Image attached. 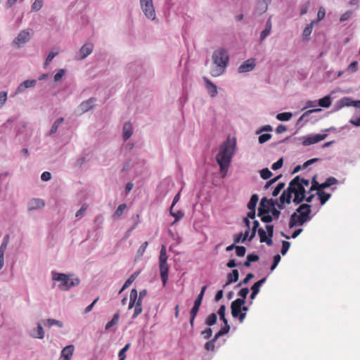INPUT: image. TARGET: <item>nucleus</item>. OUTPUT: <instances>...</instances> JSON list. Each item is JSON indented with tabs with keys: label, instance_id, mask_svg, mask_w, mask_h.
<instances>
[{
	"label": "nucleus",
	"instance_id": "nucleus-5",
	"mask_svg": "<svg viewBox=\"0 0 360 360\" xmlns=\"http://www.w3.org/2000/svg\"><path fill=\"white\" fill-rule=\"evenodd\" d=\"M53 279L60 282L59 288L62 290H68L71 287L77 285L79 283L78 278L71 279L65 274L53 273Z\"/></svg>",
	"mask_w": 360,
	"mask_h": 360
},
{
	"label": "nucleus",
	"instance_id": "nucleus-18",
	"mask_svg": "<svg viewBox=\"0 0 360 360\" xmlns=\"http://www.w3.org/2000/svg\"><path fill=\"white\" fill-rule=\"evenodd\" d=\"M94 49V45L91 43H86L84 44L79 50L81 54V59H84L89 56Z\"/></svg>",
	"mask_w": 360,
	"mask_h": 360
},
{
	"label": "nucleus",
	"instance_id": "nucleus-26",
	"mask_svg": "<svg viewBox=\"0 0 360 360\" xmlns=\"http://www.w3.org/2000/svg\"><path fill=\"white\" fill-rule=\"evenodd\" d=\"M316 195L319 196L321 205H323L331 197L330 193H327L323 191H318Z\"/></svg>",
	"mask_w": 360,
	"mask_h": 360
},
{
	"label": "nucleus",
	"instance_id": "nucleus-51",
	"mask_svg": "<svg viewBox=\"0 0 360 360\" xmlns=\"http://www.w3.org/2000/svg\"><path fill=\"white\" fill-rule=\"evenodd\" d=\"M58 53L59 51H50L44 63V67H46L49 64V63L53 59V58L58 54Z\"/></svg>",
	"mask_w": 360,
	"mask_h": 360
},
{
	"label": "nucleus",
	"instance_id": "nucleus-64",
	"mask_svg": "<svg viewBox=\"0 0 360 360\" xmlns=\"http://www.w3.org/2000/svg\"><path fill=\"white\" fill-rule=\"evenodd\" d=\"M201 334L205 339H209L212 336V330L210 328H208L202 331Z\"/></svg>",
	"mask_w": 360,
	"mask_h": 360
},
{
	"label": "nucleus",
	"instance_id": "nucleus-44",
	"mask_svg": "<svg viewBox=\"0 0 360 360\" xmlns=\"http://www.w3.org/2000/svg\"><path fill=\"white\" fill-rule=\"evenodd\" d=\"M316 176H314L312 179V184L309 188V193H311L313 191H321V188L320 187L321 184L316 181Z\"/></svg>",
	"mask_w": 360,
	"mask_h": 360
},
{
	"label": "nucleus",
	"instance_id": "nucleus-47",
	"mask_svg": "<svg viewBox=\"0 0 360 360\" xmlns=\"http://www.w3.org/2000/svg\"><path fill=\"white\" fill-rule=\"evenodd\" d=\"M130 347V344H127L118 353L119 360H125L126 359V352L129 349Z\"/></svg>",
	"mask_w": 360,
	"mask_h": 360
},
{
	"label": "nucleus",
	"instance_id": "nucleus-53",
	"mask_svg": "<svg viewBox=\"0 0 360 360\" xmlns=\"http://www.w3.org/2000/svg\"><path fill=\"white\" fill-rule=\"evenodd\" d=\"M284 186H285L284 183H283V182L278 183V185L276 186V187L273 191L272 195L274 197L277 196L279 194V193L281 192V191L284 188Z\"/></svg>",
	"mask_w": 360,
	"mask_h": 360
},
{
	"label": "nucleus",
	"instance_id": "nucleus-41",
	"mask_svg": "<svg viewBox=\"0 0 360 360\" xmlns=\"http://www.w3.org/2000/svg\"><path fill=\"white\" fill-rule=\"evenodd\" d=\"M263 200H264L263 207L264 210H269V213H270L271 207L275 205L274 201L272 200H269L266 198H262L260 202H262Z\"/></svg>",
	"mask_w": 360,
	"mask_h": 360
},
{
	"label": "nucleus",
	"instance_id": "nucleus-34",
	"mask_svg": "<svg viewBox=\"0 0 360 360\" xmlns=\"http://www.w3.org/2000/svg\"><path fill=\"white\" fill-rule=\"evenodd\" d=\"M199 308H200L199 306L194 304L190 311V324L192 327L193 326L194 320H195V318L199 311Z\"/></svg>",
	"mask_w": 360,
	"mask_h": 360
},
{
	"label": "nucleus",
	"instance_id": "nucleus-24",
	"mask_svg": "<svg viewBox=\"0 0 360 360\" xmlns=\"http://www.w3.org/2000/svg\"><path fill=\"white\" fill-rule=\"evenodd\" d=\"M133 134L132 124L130 122H126L123 126V139L124 141L130 138Z\"/></svg>",
	"mask_w": 360,
	"mask_h": 360
},
{
	"label": "nucleus",
	"instance_id": "nucleus-38",
	"mask_svg": "<svg viewBox=\"0 0 360 360\" xmlns=\"http://www.w3.org/2000/svg\"><path fill=\"white\" fill-rule=\"evenodd\" d=\"M137 274L136 273L133 274L124 283L122 289L120 290L119 293H121L122 291H124L126 288H129V285L132 283V282L135 280L136 278Z\"/></svg>",
	"mask_w": 360,
	"mask_h": 360
},
{
	"label": "nucleus",
	"instance_id": "nucleus-46",
	"mask_svg": "<svg viewBox=\"0 0 360 360\" xmlns=\"http://www.w3.org/2000/svg\"><path fill=\"white\" fill-rule=\"evenodd\" d=\"M63 120H64V119L63 117H61V118H59L58 120H57L53 123V124L52 125V127L51 129V131H50V134H53L57 131L58 127L63 122Z\"/></svg>",
	"mask_w": 360,
	"mask_h": 360
},
{
	"label": "nucleus",
	"instance_id": "nucleus-20",
	"mask_svg": "<svg viewBox=\"0 0 360 360\" xmlns=\"http://www.w3.org/2000/svg\"><path fill=\"white\" fill-rule=\"evenodd\" d=\"M75 347L72 345H70L64 347L61 352L62 360H70L73 354Z\"/></svg>",
	"mask_w": 360,
	"mask_h": 360
},
{
	"label": "nucleus",
	"instance_id": "nucleus-36",
	"mask_svg": "<svg viewBox=\"0 0 360 360\" xmlns=\"http://www.w3.org/2000/svg\"><path fill=\"white\" fill-rule=\"evenodd\" d=\"M331 104L330 97L326 96L323 98L319 100V105L322 108H328Z\"/></svg>",
	"mask_w": 360,
	"mask_h": 360
},
{
	"label": "nucleus",
	"instance_id": "nucleus-15",
	"mask_svg": "<svg viewBox=\"0 0 360 360\" xmlns=\"http://www.w3.org/2000/svg\"><path fill=\"white\" fill-rule=\"evenodd\" d=\"M45 206V202L42 199L33 198L30 200L27 205V209L30 211L41 209Z\"/></svg>",
	"mask_w": 360,
	"mask_h": 360
},
{
	"label": "nucleus",
	"instance_id": "nucleus-2",
	"mask_svg": "<svg viewBox=\"0 0 360 360\" xmlns=\"http://www.w3.org/2000/svg\"><path fill=\"white\" fill-rule=\"evenodd\" d=\"M212 58L213 67L210 74L212 77H219L225 72L227 67L229 60L228 51L223 48H219L213 52Z\"/></svg>",
	"mask_w": 360,
	"mask_h": 360
},
{
	"label": "nucleus",
	"instance_id": "nucleus-42",
	"mask_svg": "<svg viewBox=\"0 0 360 360\" xmlns=\"http://www.w3.org/2000/svg\"><path fill=\"white\" fill-rule=\"evenodd\" d=\"M266 278H263L262 279L257 281L251 288V290L252 292H257L259 293V289H260V287L263 285V283H264V282L266 281Z\"/></svg>",
	"mask_w": 360,
	"mask_h": 360
},
{
	"label": "nucleus",
	"instance_id": "nucleus-25",
	"mask_svg": "<svg viewBox=\"0 0 360 360\" xmlns=\"http://www.w3.org/2000/svg\"><path fill=\"white\" fill-rule=\"evenodd\" d=\"M239 278V273L237 269H233L231 273H229L227 276V281L225 285H230L232 283L238 281Z\"/></svg>",
	"mask_w": 360,
	"mask_h": 360
},
{
	"label": "nucleus",
	"instance_id": "nucleus-13",
	"mask_svg": "<svg viewBox=\"0 0 360 360\" xmlns=\"http://www.w3.org/2000/svg\"><path fill=\"white\" fill-rule=\"evenodd\" d=\"M255 61L254 58H250L245 62H243L239 67H238V72L240 73H244L251 71L254 69L255 67Z\"/></svg>",
	"mask_w": 360,
	"mask_h": 360
},
{
	"label": "nucleus",
	"instance_id": "nucleus-49",
	"mask_svg": "<svg viewBox=\"0 0 360 360\" xmlns=\"http://www.w3.org/2000/svg\"><path fill=\"white\" fill-rule=\"evenodd\" d=\"M272 172L268 169L264 168L260 171V176L263 179H268L272 176Z\"/></svg>",
	"mask_w": 360,
	"mask_h": 360
},
{
	"label": "nucleus",
	"instance_id": "nucleus-8",
	"mask_svg": "<svg viewBox=\"0 0 360 360\" xmlns=\"http://www.w3.org/2000/svg\"><path fill=\"white\" fill-rule=\"evenodd\" d=\"M140 4L145 15L150 20H154L155 18V12L153 0H140Z\"/></svg>",
	"mask_w": 360,
	"mask_h": 360
},
{
	"label": "nucleus",
	"instance_id": "nucleus-14",
	"mask_svg": "<svg viewBox=\"0 0 360 360\" xmlns=\"http://www.w3.org/2000/svg\"><path fill=\"white\" fill-rule=\"evenodd\" d=\"M9 240L10 236L7 234L4 237L3 242L0 246V270L2 269L4 264V252L9 243Z\"/></svg>",
	"mask_w": 360,
	"mask_h": 360
},
{
	"label": "nucleus",
	"instance_id": "nucleus-35",
	"mask_svg": "<svg viewBox=\"0 0 360 360\" xmlns=\"http://www.w3.org/2000/svg\"><path fill=\"white\" fill-rule=\"evenodd\" d=\"M206 289H207L206 285L202 286V288H201L200 292L198 294L197 298L195 299V300L194 302L195 305L200 307Z\"/></svg>",
	"mask_w": 360,
	"mask_h": 360
},
{
	"label": "nucleus",
	"instance_id": "nucleus-32",
	"mask_svg": "<svg viewBox=\"0 0 360 360\" xmlns=\"http://www.w3.org/2000/svg\"><path fill=\"white\" fill-rule=\"evenodd\" d=\"M258 200H259L258 195L257 194H253L251 196L249 202L248 203V208L250 210H255Z\"/></svg>",
	"mask_w": 360,
	"mask_h": 360
},
{
	"label": "nucleus",
	"instance_id": "nucleus-37",
	"mask_svg": "<svg viewBox=\"0 0 360 360\" xmlns=\"http://www.w3.org/2000/svg\"><path fill=\"white\" fill-rule=\"evenodd\" d=\"M217 320V314L215 313H212L207 317V319L205 320V323L208 326H212L216 323Z\"/></svg>",
	"mask_w": 360,
	"mask_h": 360
},
{
	"label": "nucleus",
	"instance_id": "nucleus-30",
	"mask_svg": "<svg viewBox=\"0 0 360 360\" xmlns=\"http://www.w3.org/2000/svg\"><path fill=\"white\" fill-rule=\"evenodd\" d=\"M167 249L165 245H162L160 257H159V264L167 262Z\"/></svg>",
	"mask_w": 360,
	"mask_h": 360
},
{
	"label": "nucleus",
	"instance_id": "nucleus-62",
	"mask_svg": "<svg viewBox=\"0 0 360 360\" xmlns=\"http://www.w3.org/2000/svg\"><path fill=\"white\" fill-rule=\"evenodd\" d=\"M249 292L250 290L248 288H243L239 291L238 295L242 297L241 299L245 300V298L247 297Z\"/></svg>",
	"mask_w": 360,
	"mask_h": 360
},
{
	"label": "nucleus",
	"instance_id": "nucleus-50",
	"mask_svg": "<svg viewBox=\"0 0 360 360\" xmlns=\"http://www.w3.org/2000/svg\"><path fill=\"white\" fill-rule=\"evenodd\" d=\"M53 325H57L59 327H62L63 326L62 322H60L59 321H57V320H55V319H47L46 321L45 326H46L48 327H51Z\"/></svg>",
	"mask_w": 360,
	"mask_h": 360
},
{
	"label": "nucleus",
	"instance_id": "nucleus-28",
	"mask_svg": "<svg viewBox=\"0 0 360 360\" xmlns=\"http://www.w3.org/2000/svg\"><path fill=\"white\" fill-rule=\"evenodd\" d=\"M119 320H120V313L117 312L113 315V317L111 319V321H110L109 322L107 323V324L105 326V329L107 330L110 329L112 326H114L118 323Z\"/></svg>",
	"mask_w": 360,
	"mask_h": 360
},
{
	"label": "nucleus",
	"instance_id": "nucleus-33",
	"mask_svg": "<svg viewBox=\"0 0 360 360\" xmlns=\"http://www.w3.org/2000/svg\"><path fill=\"white\" fill-rule=\"evenodd\" d=\"M134 307V311L132 315V319H135L142 312V300L139 299Z\"/></svg>",
	"mask_w": 360,
	"mask_h": 360
},
{
	"label": "nucleus",
	"instance_id": "nucleus-48",
	"mask_svg": "<svg viewBox=\"0 0 360 360\" xmlns=\"http://www.w3.org/2000/svg\"><path fill=\"white\" fill-rule=\"evenodd\" d=\"M226 313V307L225 305L222 304L220 306L219 310H218V314L219 316L220 319L223 321H228L225 316Z\"/></svg>",
	"mask_w": 360,
	"mask_h": 360
},
{
	"label": "nucleus",
	"instance_id": "nucleus-10",
	"mask_svg": "<svg viewBox=\"0 0 360 360\" xmlns=\"http://www.w3.org/2000/svg\"><path fill=\"white\" fill-rule=\"evenodd\" d=\"M292 194L290 190H289V186L286 190H284L282 193L281 195L279 198V203L277 204L279 209L283 210L285 208V204H290L292 200Z\"/></svg>",
	"mask_w": 360,
	"mask_h": 360
},
{
	"label": "nucleus",
	"instance_id": "nucleus-1",
	"mask_svg": "<svg viewBox=\"0 0 360 360\" xmlns=\"http://www.w3.org/2000/svg\"><path fill=\"white\" fill-rule=\"evenodd\" d=\"M235 143L229 139L224 141L219 148V153L216 155V161L219 165L221 177L226 176L228 169L234 153Z\"/></svg>",
	"mask_w": 360,
	"mask_h": 360
},
{
	"label": "nucleus",
	"instance_id": "nucleus-45",
	"mask_svg": "<svg viewBox=\"0 0 360 360\" xmlns=\"http://www.w3.org/2000/svg\"><path fill=\"white\" fill-rule=\"evenodd\" d=\"M126 208H127L126 204L122 203V204L120 205L114 213V217H120L122 214V213L124 212V211L126 210Z\"/></svg>",
	"mask_w": 360,
	"mask_h": 360
},
{
	"label": "nucleus",
	"instance_id": "nucleus-61",
	"mask_svg": "<svg viewBox=\"0 0 360 360\" xmlns=\"http://www.w3.org/2000/svg\"><path fill=\"white\" fill-rule=\"evenodd\" d=\"M352 14L353 13L352 11H347L340 15V20L341 22L345 21L348 20L352 15Z\"/></svg>",
	"mask_w": 360,
	"mask_h": 360
},
{
	"label": "nucleus",
	"instance_id": "nucleus-4",
	"mask_svg": "<svg viewBox=\"0 0 360 360\" xmlns=\"http://www.w3.org/2000/svg\"><path fill=\"white\" fill-rule=\"evenodd\" d=\"M300 176H296L289 183V190L294 194L292 202L295 205L300 204L305 199L306 189L299 183Z\"/></svg>",
	"mask_w": 360,
	"mask_h": 360
},
{
	"label": "nucleus",
	"instance_id": "nucleus-27",
	"mask_svg": "<svg viewBox=\"0 0 360 360\" xmlns=\"http://www.w3.org/2000/svg\"><path fill=\"white\" fill-rule=\"evenodd\" d=\"M138 292L136 289H132L130 292V299H129V309H131L135 306L138 301Z\"/></svg>",
	"mask_w": 360,
	"mask_h": 360
},
{
	"label": "nucleus",
	"instance_id": "nucleus-12",
	"mask_svg": "<svg viewBox=\"0 0 360 360\" xmlns=\"http://www.w3.org/2000/svg\"><path fill=\"white\" fill-rule=\"evenodd\" d=\"M30 34L31 32L29 30H22L18 34L17 37L13 41V43L18 46H20L30 40Z\"/></svg>",
	"mask_w": 360,
	"mask_h": 360
},
{
	"label": "nucleus",
	"instance_id": "nucleus-58",
	"mask_svg": "<svg viewBox=\"0 0 360 360\" xmlns=\"http://www.w3.org/2000/svg\"><path fill=\"white\" fill-rule=\"evenodd\" d=\"M283 164V158H281L280 159H278L276 162H274L272 165L271 169L273 170H277L282 167Z\"/></svg>",
	"mask_w": 360,
	"mask_h": 360
},
{
	"label": "nucleus",
	"instance_id": "nucleus-6",
	"mask_svg": "<svg viewBox=\"0 0 360 360\" xmlns=\"http://www.w3.org/2000/svg\"><path fill=\"white\" fill-rule=\"evenodd\" d=\"M245 300L237 298L231 304V315L233 318H238L240 323H243L245 319V313L241 312V307L244 305Z\"/></svg>",
	"mask_w": 360,
	"mask_h": 360
},
{
	"label": "nucleus",
	"instance_id": "nucleus-55",
	"mask_svg": "<svg viewBox=\"0 0 360 360\" xmlns=\"http://www.w3.org/2000/svg\"><path fill=\"white\" fill-rule=\"evenodd\" d=\"M290 246V243L288 241L283 240L282 242V248L281 252L283 255H285L286 252L288 251Z\"/></svg>",
	"mask_w": 360,
	"mask_h": 360
},
{
	"label": "nucleus",
	"instance_id": "nucleus-19",
	"mask_svg": "<svg viewBox=\"0 0 360 360\" xmlns=\"http://www.w3.org/2000/svg\"><path fill=\"white\" fill-rule=\"evenodd\" d=\"M203 81L205 83L206 89H207L210 96L212 97L216 96V95L217 94V86L214 83H212L208 78H207L205 77H203Z\"/></svg>",
	"mask_w": 360,
	"mask_h": 360
},
{
	"label": "nucleus",
	"instance_id": "nucleus-60",
	"mask_svg": "<svg viewBox=\"0 0 360 360\" xmlns=\"http://www.w3.org/2000/svg\"><path fill=\"white\" fill-rule=\"evenodd\" d=\"M326 15V10L323 7L321 6L317 13V21H321Z\"/></svg>",
	"mask_w": 360,
	"mask_h": 360
},
{
	"label": "nucleus",
	"instance_id": "nucleus-43",
	"mask_svg": "<svg viewBox=\"0 0 360 360\" xmlns=\"http://www.w3.org/2000/svg\"><path fill=\"white\" fill-rule=\"evenodd\" d=\"M314 22H315V20H312L309 24H307L306 25V27H304V29L303 30V36L304 37H308L311 34L312 30H313V26H314Z\"/></svg>",
	"mask_w": 360,
	"mask_h": 360
},
{
	"label": "nucleus",
	"instance_id": "nucleus-59",
	"mask_svg": "<svg viewBox=\"0 0 360 360\" xmlns=\"http://www.w3.org/2000/svg\"><path fill=\"white\" fill-rule=\"evenodd\" d=\"M271 215L274 217V219H278L281 214V211L275 208V207H271L270 209Z\"/></svg>",
	"mask_w": 360,
	"mask_h": 360
},
{
	"label": "nucleus",
	"instance_id": "nucleus-21",
	"mask_svg": "<svg viewBox=\"0 0 360 360\" xmlns=\"http://www.w3.org/2000/svg\"><path fill=\"white\" fill-rule=\"evenodd\" d=\"M271 0H257L256 10L259 13H264Z\"/></svg>",
	"mask_w": 360,
	"mask_h": 360
},
{
	"label": "nucleus",
	"instance_id": "nucleus-52",
	"mask_svg": "<svg viewBox=\"0 0 360 360\" xmlns=\"http://www.w3.org/2000/svg\"><path fill=\"white\" fill-rule=\"evenodd\" d=\"M34 338L42 339L44 336V329L40 323L38 324L37 333L34 335Z\"/></svg>",
	"mask_w": 360,
	"mask_h": 360
},
{
	"label": "nucleus",
	"instance_id": "nucleus-57",
	"mask_svg": "<svg viewBox=\"0 0 360 360\" xmlns=\"http://www.w3.org/2000/svg\"><path fill=\"white\" fill-rule=\"evenodd\" d=\"M246 252V248L244 246H236V253L238 257H243Z\"/></svg>",
	"mask_w": 360,
	"mask_h": 360
},
{
	"label": "nucleus",
	"instance_id": "nucleus-11",
	"mask_svg": "<svg viewBox=\"0 0 360 360\" xmlns=\"http://www.w3.org/2000/svg\"><path fill=\"white\" fill-rule=\"evenodd\" d=\"M264 202H260L258 209V217L261 218V221L264 223H270L274 220V217L269 214V210H264Z\"/></svg>",
	"mask_w": 360,
	"mask_h": 360
},
{
	"label": "nucleus",
	"instance_id": "nucleus-63",
	"mask_svg": "<svg viewBox=\"0 0 360 360\" xmlns=\"http://www.w3.org/2000/svg\"><path fill=\"white\" fill-rule=\"evenodd\" d=\"M281 261V256L279 255H276L274 257V262L271 266V271H274L275 268L277 266L278 264Z\"/></svg>",
	"mask_w": 360,
	"mask_h": 360
},
{
	"label": "nucleus",
	"instance_id": "nucleus-54",
	"mask_svg": "<svg viewBox=\"0 0 360 360\" xmlns=\"http://www.w3.org/2000/svg\"><path fill=\"white\" fill-rule=\"evenodd\" d=\"M43 6V1L42 0H35L32 5V10L33 11H39Z\"/></svg>",
	"mask_w": 360,
	"mask_h": 360
},
{
	"label": "nucleus",
	"instance_id": "nucleus-17",
	"mask_svg": "<svg viewBox=\"0 0 360 360\" xmlns=\"http://www.w3.org/2000/svg\"><path fill=\"white\" fill-rule=\"evenodd\" d=\"M354 107V100L349 97H344L340 99L335 105V109L339 110L344 107Z\"/></svg>",
	"mask_w": 360,
	"mask_h": 360
},
{
	"label": "nucleus",
	"instance_id": "nucleus-56",
	"mask_svg": "<svg viewBox=\"0 0 360 360\" xmlns=\"http://www.w3.org/2000/svg\"><path fill=\"white\" fill-rule=\"evenodd\" d=\"M271 138V135L270 134H263L259 136L258 141L262 144L268 141Z\"/></svg>",
	"mask_w": 360,
	"mask_h": 360
},
{
	"label": "nucleus",
	"instance_id": "nucleus-40",
	"mask_svg": "<svg viewBox=\"0 0 360 360\" xmlns=\"http://www.w3.org/2000/svg\"><path fill=\"white\" fill-rule=\"evenodd\" d=\"M292 116V115L291 112H286L278 113L276 115V118L280 121H288L291 119Z\"/></svg>",
	"mask_w": 360,
	"mask_h": 360
},
{
	"label": "nucleus",
	"instance_id": "nucleus-29",
	"mask_svg": "<svg viewBox=\"0 0 360 360\" xmlns=\"http://www.w3.org/2000/svg\"><path fill=\"white\" fill-rule=\"evenodd\" d=\"M338 180L335 177L330 176L328 178L325 182L321 184L320 187L322 190L323 188H328L333 185H335L338 184Z\"/></svg>",
	"mask_w": 360,
	"mask_h": 360
},
{
	"label": "nucleus",
	"instance_id": "nucleus-16",
	"mask_svg": "<svg viewBox=\"0 0 360 360\" xmlns=\"http://www.w3.org/2000/svg\"><path fill=\"white\" fill-rule=\"evenodd\" d=\"M159 268L162 284L165 286L168 280L169 265L167 262L161 263L159 264Z\"/></svg>",
	"mask_w": 360,
	"mask_h": 360
},
{
	"label": "nucleus",
	"instance_id": "nucleus-9",
	"mask_svg": "<svg viewBox=\"0 0 360 360\" xmlns=\"http://www.w3.org/2000/svg\"><path fill=\"white\" fill-rule=\"evenodd\" d=\"M327 136H328V134H314V135H309L307 136H304L302 138V143L304 146L312 145V144L316 143L319 141L324 140Z\"/></svg>",
	"mask_w": 360,
	"mask_h": 360
},
{
	"label": "nucleus",
	"instance_id": "nucleus-7",
	"mask_svg": "<svg viewBox=\"0 0 360 360\" xmlns=\"http://www.w3.org/2000/svg\"><path fill=\"white\" fill-rule=\"evenodd\" d=\"M268 236L263 229H258V234L261 243H266L267 245L270 246L273 244L272 237L274 235V226L267 224L265 226Z\"/></svg>",
	"mask_w": 360,
	"mask_h": 360
},
{
	"label": "nucleus",
	"instance_id": "nucleus-39",
	"mask_svg": "<svg viewBox=\"0 0 360 360\" xmlns=\"http://www.w3.org/2000/svg\"><path fill=\"white\" fill-rule=\"evenodd\" d=\"M271 30V22L269 20L266 22V28L261 33V40H264L269 34Z\"/></svg>",
	"mask_w": 360,
	"mask_h": 360
},
{
	"label": "nucleus",
	"instance_id": "nucleus-3",
	"mask_svg": "<svg viewBox=\"0 0 360 360\" xmlns=\"http://www.w3.org/2000/svg\"><path fill=\"white\" fill-rule=\"evenodd\" d=\"M311 212V205L302 204L291 215L289 221V227L293 228L295 226H302L305 222L310 220Z\"/></svg>",
	"mask_w": 360,
	"mask_h": 360
},
{
	"label": "nucleus",
	"instance_id": "nucleus-31",
	"mask_svg": "<svg viewBox=\"0 0 360 360\" xmlns=\"http://www.w3.org/2000/svg\"><path fill=\"white\" fill-rule=\"evenodd\" d=\"M249 237V231L247 230L245 233H238L234 236V242L235 243L244 242Z\"/></svg>",
	"mask_w": 360,
	"mask_h": 360
},
{
	"label": "nucleus",
	"instance_id": "nucleus-23",
	"mask_svg": "<svg viewBox=\"0 0 360 360\" xmlns=\"http://www.w3.org/2000/svg\"><path fill=\"white\" fill-rule=\"evenodd\" d=\"M95 99L91 98L87 101H85L84 102H82L80 105H79V109L82 112H87L88 110H89L91 108H92L93 105H94V103L95 102Z\"/></svg>",
	"mask_w": 360,
	"mask_h": 360
},
{
	"label": "nucleus",
	"instance_id": "nucleus-22",
	"mask_svg": "<svg viewBox=\"0 0 360 360\" xmlns=\"http://www.w3.org/2000/svg\"><path fill=\"white\" fill-rule=\"evenodd\" d=\"M37 82L34 79H27L24 81L16 89L15 94L22 92L24 89L35 86Z\"/></svg>",
	"mask_w": 360,
	"mask_h": 360
}]
</instances>
